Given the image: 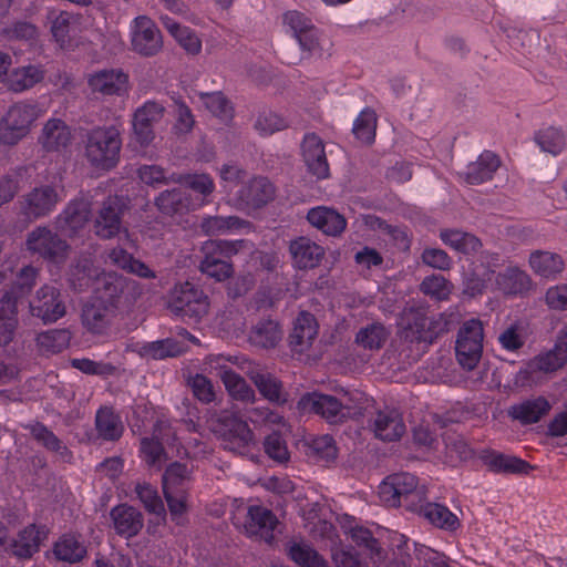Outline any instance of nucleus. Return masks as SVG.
Instances as JSON below:
<instances>
[{
    "label": "nucleus",
    "mask_w": 567,
    "mask_h": 567,
    "mask_svg": "<svg viewBox=\"0 0 567 567\" xmlns=\"http://www.w3.org/2000/svg\"><path fill=\"white\" fill-rule=\"evenodd\" d=\"M275 187L266 177H254L244 184L238 192L236 205L238 208L258 209L274 199Z\"/></svg>",
    "instance_id": "obj_18"
},
{
    "label": "nucleus",
    "mask_w": 567,
    "mask_h": 567,
    "mask_svg": "<svg viewBox=\"0 0 567 567\" xmlns=\"http://www.w3.org/2000/svg\"><path fill=\"white\" fill-rule=\"evenodd\" d=\"M298 409L302 412L315 413L329 423H340L350 417L354 405L352 399L344 393L342 398L319 392L305 393L298 401Z\"/></svg>",
    "instance_id": "obj_6"
},
{
    "label": "nucleus",
    "mask_w": 567,
    "mask_h": 567,
    "mask_svg": "<svg viewBox=\"0 0 567 567\" xmlns=\"http://www.w3.org/2000/svg\"><path fill=\"white\" fill-rule=\"evenodd\" d=\"M284 331L280 322L268 316L260 318L251 326L248 334L250 344L260 349H274L282 340Z\"/></svg>",
    "instance_id": "obj_23"
},
{
    "label": "nucleus",
    "mask_w": 567,
    "mask_h": 567,
    "mask_svg": "<svg viewBox=\"0 0 567 567\" xmlns=\"http://www.w3.org/2000/svg\"><path fill=\"white\" fill-rule=\"evenodd\" d=\"M372 427L375 436L385 442L400 440L406 430L401 415L394 410L377 412Z\"/></svg>",
    "instance_id": "obj_29"
},
{
    "label": "nucleus",
    "mask_w": 567,
    "mask_h": 567,
    "mask_svg": "<svg viewBox=\"0 0 567 567\" xmlns=\"http://www.w3.org/2000/svg\"><path fill=\"white\" fill-rule=\"evenodd\" d=\"M164 23L169 33L178 41L187 53L198 54L200 52L202 41L193 31L186 27H182L169 18H165Z\"/></svg>",
    "instance_id": "obj_46"
},
{
    "label": "nucleus",
    "mask_w": 567,
    "mask_h": 567,
    "mask_svg": "<svg viewBox=\"0 0 567 567\" xmlns=\"http://www.w3.org/2000/svg\"><path fill=\"white\" fill-rule=\"evenodd\" d=\"M63 189L62 185L54 184L35 186L19 198L20 215L29 221L49 216L62 200Z\"/></svg>",
    "instance_id": "obj_7"
},
{
    "label": "nucleus",
    "mask_w": 567,
    "mask_h": 567,
    "mask_svg": "<svg viewBox=\"0 0 567 567\" xmlns=\"http://www.w3.org/2000/svg\"><path fill=\"white\" fill-rule=\"evenodd\" d=\"M423 515L432 525L447 532H455L460 526V519L446 506L439 503H421L414 511Z\"/></svg>",
    "instance_id": "obj_34"
},
{
    "label": "nucleus",
    "mask_w": 567,
    "mask_h": 567,
    "mask_svg": "<svg viewBox=\"0 0 567 567\" xmlns=\"http://www.w3.org/2000/svg\"><path fill=\"white\" fill-rule=\"evenodd\" d=\"M317 334L316 318L309 312H301L289 334V347L296 353H303L309 350Z\"/></svg>",
    "instance_id": "obj_27"
},
{
    "label": "nucleus",
    "mask_w": 567,
    "mask_h": 567,
    "mask_svg": "<svg viewBox=\"0 0 567 567\" xmlns=\"http://www.w3.org/2000/svg\"><path fill=\"white\" fill-rule=\"evenodd\" d=\"M266 454L278 463H286L289 460V452L285 440L278 432H272L264 441Z\"/></svg>",
    "instance_id": "obj_61"
},
{
    "label": "nucleus",
    "mask_w": 567,
    "mask_h": 567,
    "mask_svg": "<svg viewBox=\"0 0 567 567\" xmlns=\"http://www.w3.org/2000/svg\"><path fill=\"white\" fill-rule=\"evenodd\" d=\"M164 107L155 102H147L137 109L133 117L135 140L141 146H147L154 140L153 124L163 116Z\"/></svg>",
    "instance_id": "obj_20"
},
{
    "label": "nucleus",
    "mask_w": 567,
    "mask_h": 567,
    "mask_svg": "<svg viewBox=\"0 0 567 567\" xmlns=\"http://www.w3.org/2000/svg\"><path fill=\"white\" fill-rule=\"evenodd\" d=\"M120 132L114 126L95 127L86 135L85 155L96 168L111 169L120 158Z\"/></svg>",
    "instance_id": "obj_4"
},
{
    "label": "nucleus",
    "mask_w": 567,
    "mask_h": 567,
    "mask_svg": "<svg viewBox=\"0 0 567 567\" xmlns=\"http://www.w3.org/2000/svg\"><path fill=\"white\" fill-rule=\"evenodd\" d=\"M219 378L223 381L226 390L234 399L241 401H254V390L247 384L245 379H243L235 371L231 369H221L219 371Z\"/></svg>",
    "instance_id": "obj_43"
},
{
    "label": "nucleus",
    "mask_w": 567,
    "mask_h": 567,
    "mask_svg": "<svg viewBox=\"0 0 567 567\" xmlns=\"http://www.w3.org/2000/svg\"><path fill=\"white\" fill-rule=\"evenodd\" d=\"M492 466L505 473H525L527 474L533 466L515 456L497 455L492 460Z\"/></svg>",
    "instance_id": "obj_64"
},
{
    "label": "nucleus",
    "mask_w": 567,
    "mask_h": 567,
    "mask_svg": "<svg viewBox=\"0 0 567 567\" xmlns=\"http://www.w3.org/2000/svg\"><path fill=\"white\" fill-rule=\"evenodd\" d=\"M199 97L206 109L216 117H219L224 122H228L233 118L234 110L221 92L200 93Z\"/></svg>",
    "instance_id": "obj_50"
},
{
    "label": "nucleus",
    "mask_w": 567,
    "mask_h": 567,
    "mask_svg": "<svg viewBox=\"0 0 567 567\" xmlns=\"http://www.w3.org/2000/svg\"><path fill=\"white\" fill-rule=\"evenodd\" d=\"M474 143L466 145L460 165V176L470 185H480L492 179L494 173L501 166L499 157L491 151H484L475 159Z\"/></svg>",
    "instance_id": "obj_11"
},
{
    "label": "nucleus",
    "mask_w": 567,
    "mask_h": 567,
    "mask_svg": "<svg viewBox=\"0 0 567 567\" xmlns=\"http://www.w3.org/2000/svg\"><path fill=\"white\" fill-rule=\"evenodd\" d=\"M72 333L69 329H52L37 336V347L43 354H54L63 351L70 344Z\"/></svg>",
    "instance_id": "obj_38"
},
{
    "label": "nucleus",
    "mask_w": 567,
    "mask_h": 567,
    "mask_svg": "<svg viewBox=\"0 0 567 567\" xmlns=\"http://www.w3.org/2000/svg\"><path fill=\"white\" fill-rule=\"evenodd\" d=\"M176 183L204 195H210L214 190V183L206 174H177Z\"/></svg>",
    "instance_id": "obj_60"
},
{
    "label": "nucleus",
    "mask_w": 567,
    "mask_h": 567,
    "mask_svg": "<svg viewBox=\"0 0 567 567\" xmlns=\"http://www.w3.org/2000/svg\"><path fill=\"white\" fill-rule=\"evenodd\" d=\"M37 117L38 110L34 105L18 103L11 106L0 121V143L17 144L28 135Z\"/></svg>",
    "instance_id": "obj_9"
},
{
    "label": "nucleus",
    "mask_w": 567,
    "mask_h": 567,
    "mask_svg": "<svg viewBox=\"0 0 567 567\" xmlns=\"http://www.w3.org/2000/svg\"><path fill=\"white\" fill-rule=\"evenodd\" d=\"M132 48L143 56H153L162 49V35L154 22L145 17L140 16L135 19Z\"/></svg>",
    "instance_id": "obj_17"
},
{
    "label": "nucleus",
    "mask_w": 567,
    "mask_h": 567,
    "mask_svg": "<svg viewBox=\"0 0 567 567\" xmlns=\"http://www.w3.org/2000/svg\"><path fill=\"white\" fill-rule=\"evenodd\" d=\"M248 225H250L249 221L244 220L237 216H209L203 219L200 227L206 235L214 236L219 235L228 229H237Z\"/></svg>",
    "instance_id": "obj_48"
},
{
    "label": "nucleus",
    "mask_w": 567,
    "mask_h": 567,
    "mask_svg": "<svg viewBox=\"0 0 567 567\" xmlns=\"http://www.w3.org/2000/svg\"><path fill=\"white\" fill-rule=\"evenodd\" d=\"M483 326L480 320L466 321L458 331L455 351L460 364L471 371L476 368L483 350Z\"/></svg>",
    "instance_id": "obj_12"
},
{
    "label": "nucleus",
    "mask_w": 567,
    "mask_h": 567,
    "mask_svg": "<svg viewBox=\"0 0 567 567\" xmlns=\"http://www.w3.org/2000/svg\"><path fill=\"white\" fill-rule=\"evenodd\" d=\"M248 377L265 399L279 405L287 403L288 393L284 391L281 381L276 377L257 370L249 371Z\"/></svg>",
    "instance_id": "obj_32"
},
{
    "label": "nucleus",
    "mask_w": 567,
    "mask_h": 567,
    "mask_svg": "<svg viewBox=\"0 0 567 567\" xmlns=\"http://www.w3.org/2000/svg\"><path fill=\"white\" fill-rule=\"evenodd\" d=\"M42 533L34 525L25 527L18 534L17 539H12L2 547L18 558H30L39 550Z\"/></svg>",
    "instance_id": "obj_33"
},
{
    "label": "nucleus",
    "mask_w": 567,
    "mask_h": 567,
    "mask_svg": "<svg viewBox=\"0 0 567 567\" xmlns=\"http://www.w3.org/2000/svg\"><path fill=\"white\" fill-rule=\"evenodd\" d=\"M199 269L203 274L215 278L217 281H224L230 278L234 272V267L230 262L210 252H207L205 258L200 261Z\"/></svg>",
    "instance_id": "obj_51"
},
{
    "label": "nucleus",
    "mask_w": 567,
    "mask_h": 567,
    "mask_svg": "<svg viewBox=\"0 0 567 567\" xmlns=\"http://www.w3.org/2000/svg\"><path fill=\"white\" fill-rule=\"evenodd\" d=\"M127 74L120 70H103L92 75L89 84L94 92L122 95L127 91Z\"/></svg>",
    "instance_id": "obj_31"
},
{
    "label": "nucleus",
    "mask_w": 567,
    "mask_h": 567,
    "mask_svg": "<svg viewBox=\"0 0 567 567\" xmlns=\"http://www.w3.org/2000/svg\"><path fill=\"white\" fill-rule=\"evenodd\" d=\"M155 207L165 216L184 215L193 206L190 195L181 187L166 189L158 194L154 200Z\"/></svg>",
    "instance_id": "obj_28"
},
{
    "label": "nucleus",
    "mask_w": 567,
    "mask_h": 567,
    "mask_svg": "<svg viewBox=\"0 0 567 567\" xmlns=\"http://www.w3.org/2000/svg\"><path fill=\"white\" fill-rule=\"evenodd\" d=\"M43 71L35 65H27L13 70L7 78V86L13 92L31 89L43 80Z\"/></svg>",
    "instance_id": "obj_39"
},
{
    "label": "nucleus",
    "mask_w": 567,
    "mask_h": 567,
    "mask_svg": "<svg viewBox=\"0 0 567 567\" xmlns=\"http://www.w3.org/2000/svg\"><path fill=\"white\" fill-rule=\"evenodd\" d=\"M30 312L43 323H53L66 313L64 297L54 286L44 285L30 301Z\"/></svg>",
    "instance_id": "obj_13"
},
{
    "label": "nucleus",
    "mask_w": 567,
    "mask_h": 567,
    "mask_svg": "<svg viewBox=\"0 0 567 567\" xmlns=\"http://www.w3.org/2000/svg\"><path fill=\"white\" fill-rule=\"evenodd\" d=\"M452 287V284L441 275L426 277L421 284L422 292L437 300L447 299Z\"/></svg>",
    "instance_id": "obj_58"
},
{
    "label": "nucleus",
    "mask_w": 567,
    "mask_h": 567,
    "mask_svg": "<svg viewBox=\"0 0 567 567\" xmlns=\"http://www.w3.org/2000/svg\"><path fill=\"white\" fill-rule=\"evenodd\" d=\"M137 282L114 271L103 272L95 280L93 299L116 311L127 289H135Z\"/></svg>",
    "instance_id": "obj_15"
},
{
    "label": "nucleus",
    "mask_w": 567,
    "mask_h": 567,
    "mask_svg": "<svg viewBox=\"0 0 567 567\" xmlns=\"http://www.w3.org/2000/svg\"><path fill=\"white\" fill-rule=\"evenodd\" d=\"M388 332L383 324L372 323L359 330L355 342L365 349H380L386 341Z\"/></svg>",
    "instance_id": "obj_52"
},
{
    "label": "nucleus",
    "mask_w": 567,
    "mask_h": 567,
    "mask_svg": "<svg viewBox=\"0 0 567 567\" xmlns=\"http://www.w3.org/2000/svg\"><path fill=\"white\" fill-rule=\"evenodd\" d=\"M32 437L50 451H59L62 447V442L51 432L44 424L35 422L34 424L27 425Z\"/></svg>",
    "instance_id": "obj_62"
},
{
    "label": "nucleus",
    "mask_w": 567,
    "mask_h": 567,
    "mask_svg": "<svg viewBox=\"0 0 567 567\" xmlns=\"http://www.w3.org/2000/svg\"><path fill=\"white\" fill-rule=\"evenodd\" d=\"M567 363V343L557 338L555 347L546 352L530 359L515 379V383L522 386L529 385L535 381V374L553 373L564 368Z\"/></svg>",
    "instance_id": "obj_10"
},
{
    "label": "nucleus",
    "mask_w": 567,
    "mask_h": 567,
    "mask_svg": "<svg viewBox=\"0 0 567 567\" xmlns=\"http://www.w3.org/2000/svg\"><path fill=\"white\" fill-rule=\"evenodd\" d=\"M140 179L152 187L176 183L177 174H167V171L159 165H143L137 169Z\"/></svg>",
    "instance_id": "obj_53"
},
{
    "label": "nucleus",
    "mask_w": 567,
    "mask_h": 567,
    "mask_svg": "<svg viewBox=\"0 0 567 567\" xmlns=\"http://www.w3.org/2000/svg\"><path fill=\"white\" fill-rule=\"evenodd\" d=\"M303 162L308 171L319 179L329 176V164L323 142L315 134H309L301 144Z\"/></svg>",
    "instance_id": "obj_22"
},
{
    "label": "nucleus",
    "mask_w": 567,
    "mask_h": 567,
    "mask_svg": "<svg viewBox=\"0 0 567 567\" xmlns=\"http://www.w3.org/2000/svg\"><path fill=\"white\" fill-rule=\"evenodd\" d=\"M331 558L336 567H368L353 547H334Z\"/></svg>",
    "instance_id": "obj_63"
},
{
    "label": "nucleus",
    "mask_w": 567,
    "mask_h": 567,
    "mask_svg": "<svg viewBox=\"0 0 567 567\" xmlns=\"http://www.w3.org/2000/svg\"><path fill=\"white\" fill-rule=\"evenodd\" d=\"M284 19L298 45L295 41L282 40L279 42V51L290 63H298L303 59L299 49L310 54L320 47L318 31L311 20L299 11H288Z\"/></svg>",
    "instance_id": "obj_3"
},
{
    "label": "nucleus",
    "mask_w": 567,
    "mask_h": 567,
    "mask_svg": "<svg viewBox=\"0 0 567 567\" xmlns=\"http://www.w3.org/2000/svg\"><path fill=\"white\" fill-rule=\"evenodd\" d=\"M110 516L116 533L126 538L136 536L144 526L143 514L127 504L113 507Z\"/></svg>",
    "instance_id": "obj_24"
},
{
    "label": "nucleus",
    "mask_w": 567,
    "mask_h": 567,
    "mask_svg": "<svg viewBox=\"0 0 567 567\" xmlns=\"http://www.w3.org/2000/svg\"><path fill=\"white\" fill-rule=\"evenodd\" d=\"M278 524L279 520L272 511L262 506H250L244 527L249 536H259L271 544L275 539L274 530Z\"/></svg>",
    "instance_id": "obj_21"
},
{
    "label": "nucleus",
    "mask_w": 567,
    "mask_h": 567,
    "mask_svg": "<svg viewBox=\"0 0 567 567\" xmlns=\"http://www.w3.org/2000/svg\"><path fill=\"white\" fill-rule=\"evenodd\" d=\"M213 433L224 442L228 451L245 455L254 442V433L248 424L233 414H223L213 423Z\"/></svg>",
    "instance_id": "obj_8"
},
{
    "label": "nucleus",
    "mask_w": 567,
    "mask_h": 567,
    "mask_svg": "<svg viewBox=\"0 0 567 567\" xmlns=\"http://www.w3.org/2000/svg\"><path fill=\"white\" fill-rule=\"evenodd\" d=\"M308 447L307 455L315 456L327 463L333 462L338 456V449L330 435H322L305 442Z\"/></svg>",
    "instance_id": "obj_47"
},
{
    "label": "nucleus",
    "mask_w": 567,
    "mask_h": 567,
    "mask_svg": "<svg viewBox=\"0 0 567 567\" xmlns=\"http://www.w3.org/2000/svg\"><path fill=\"white\" fill-rule=\"evenodd\" d=\"M289 250L299 269L317 267L324 256V249L307 237L292 240Z\"/></svg>",
    "instance_id": "obj_30"
},
{
    "label": "nucleus",
    "mask_w": 567,
    "mask_h": 567,
    "mask_svg": "<svg viewBox=\"0 0 567 567\" xmlns=\"http://www.w3.org/2000/svg\"><path fill=\"white\" fill-rule=\"evenodd\" d=\"M126 209L124 197L115 195L104 199L93 223L94 234L101 239H111L118 235Z\"/></svg>",
    "instance_id": "obj_14"
},
{
    "label": "nucleus",
    "mask_w": 567,
    "mask_h": 567,
    "mask_svg": "<svg viewBox=\"0 0 567 567\" xmlns=\"http://www.w3.org/2000/svg\"><path fill=\"white\" fill-rule=\"evenodd\" d=\"M135 492L146 511L156 515L165 513L164 504L157 491L151 484L137 483Z\"/></svg>",
    "instance_id": "obj_57"
},
{
    "label": "nucleus",
    "mask_w": 567,
    "mask_h": 567,
    "mask_svg": "<svg viewBox=\"0 0 567 567\" xmlns=\"http://www.w3.org/2000/svg\"><path fill=\"white\" fill-rule=\"evenodd\" d=\"M377 114L372 110H364L357 118L353 133L358 140L365 144H371L375 137Z\"/></svg>",
    "instance_id": "obj_54"
},
{
    "label": "nucleus",
    "mask_w": 567,
    "mask_h": 567,
    "mask_svg": "<svg viewBox=\"0 0 567 567\" xmlns=\"http://www.w3.org/2000/svg\"><path fill=\"white\" fill-rule=\"evenodd\" d=\"M307 220L323 234L332 237L340 236L347 226V219L336 209L318 206L307 214Z\"/></svg>",
    "instance_id": "obj_26"
},
{
    "label": "nucleus",
    "mask_w": 567,
    "mask_h": 567,
    "mask_svg": "<svg viewBox=\"0 0 567 567\" xmlns=\"http://www.w3.org/2000/svg\"><path fill=\"white\" fill-rule=\"evenodd\" d=\"M25 249L49 262L64 264L71 252V246L49 226H37L27 234Z\"/></svg>",
    "instance_id": "obj_5"
},
{
    "label": "nucleus",
    "mask_w": 567,
    "mask_h": 567,
    "mask_svg": "<svg viewBox=\"0 0 567 567\" xmlns=\"http://www.w3.org/2000/svg\"><path fill=\"white\" fill-rule=\"evenodd\" d=\"M440 238L445 245L465 255L476 252L482 246L477 237L458 229H443L440 233Z\"/></svg>",
    "instance_id": "obj_40"
},
{
    "label": "nucleus",
    "mask_w": 567,
    "mask_h": 567,
    "mask_svg": "<svg viewBox=\"0 0 567 567\" xmlns=\"http://www.w3.org/2000/svg\"><path fill=\"white\" fill-rule=\"evenodd\" d=\"M444 315L429 316L425 307L404 308L398 322V336L404 342L432 344L449 330Z\"/></svg>",
    "instance_id": "obj_1"
},
{
    "label": "nucleus",
    "mask_w": 567,
    "mask_h": 567,
    "mask_svg": "<svg viewBox=\"0 0 567 567\" xmlns=\"http://www.w3.org/2000/svg\"><path fill=\"white\" fill-rule=\"evenodd\" d=\"M288 556L300 567H330L328 561L310 545L292 543Z\"/></svg>",
    "instance_id": "obj_42"
},
{
    "label": "nucleus",
    "mask_w": 567,
    "mask_h": 567,
    "mask_svg": "<svg viewBox=\"0 0 567 567\" xmlns=\"http://www.w3.org/2000/svg\"><path fill=\"white\" fill-rule=\"evenodd\" d=\"M99 434L110 441L117 440L122 434V425L116 415L107 408L100 409L95 419Z\"/></svg>",
    "instance_id": "obj_49"
},
{
    "label": "nucleus",
    "mask_w": 567,
    "mask_h": 567,
    "mask_svg": "<svg viewBox=\"0 0 567 567\" xmlns=\"http://www.w3.org/2000/svg\"><path fill=\"white\" fill-rule=\"evenodd\" d=\"M17 299L9 292H6L0 300V346H8L14 337L17 318Z\"/></svg>",
    "instance_id": "obj_35"
},
{
    "label": "nucleus",
    "mask_w": 567,
    "mask_h": 567,
    "mask_svg": "<svg viewBox=\"0 0 567 567\" xmlns=\"http://www.w3.org/2000/svg\"><path fill=\"white\" fill-rule=\"evenodd\" d=\"M382 502L390 507L404 506L414 512L425 502L426 489L419 486V480L411 473H394L384 478L379 486Z\"/></svg>",
    "instance_id": "obj_2"
},
{
    "label": "nucleus",
    "mask_w": 567,
    "mask_h": 567,
    "mask_svg": "<svg viewBox=\"0 0 567 567\" xmlns=\"http://www.w3.org/2000/svg\"><path fill=\"white\" fill-rule=\"evenodd\" d=\"M187 384L190 386L194 396L202 403L208 404L215 400L214 385L204 374L197 373L189 377Z\"/></svg>",
    "instance_id": "obj_59"
},
{
    "label": "nucleus",
    "mask_w": 567,
    "mask_h": 567,
    "mask_svg": "<svg viewBox=\"0 0 567 567\" xmlns=\"http://www.w3.org/2000/svg\"><path fill=\"white\" fill-rule=\"evenodd\" d=\"M529 264L536 274L545 278L554 277L564 269L561 257L549 251H534L530 255Z\"/></svg>",
    "instance_id": "obj_41"
},
{
    "label": "nucleus",
    "mask_w": 567,
    "mask_h": 567,
    "mask_svg": "<svg viewBox=\"0 0 567 567\" xmlns=\"http://www.w3.org/2000/svg\"><path fill=\"white\" fill-rule=\"evenodd\" d=\"M116 310L91 298L82 307V323L93 334H106L116 317Z\"/></svg>",
    "instance_id": "obj_19"
},
{
    "label": "nucleus",
    "mask_w": 567,
    "mask_h": 567,
    "mask_svg": "<svg viewBox=\"0 0 567 567\" xmlns=\"http://www.w3.org/2000/svg\"><path fill=\"white\" fill-rule=\"evenodd\" d=\"M53 553L59 560L78 563L85 556L86 548L74 536L64 535L55 543Z\"/></svg>",
    "instance_id": "obj_44"
},
{
    "label": "nucleus",
    "mask_w": 567,
    "mask_h": 567,
    "mask_svg": "<svg viewBox=\"0 0 567 567\" xmlns=\"http://www.w3.org/2000/svg\"><path fill=\"white\" fill-rule=\"evenodd\" d=\"M203 290L187 281L181 285L179 288H175L172 295V300L168 303V308L175 315L176 312H179V310H183L187 305L192 303L193 299L203 298Z\"/></svg>",
    "instance_id": "obj_55"
},
{
    "label": "nucleus",
    "mask_w": 567,
    "mask_h": 567,
    "mask_svg": "<svg viewBox=\"0 0 567 567\" xmlns=\"http://www.w3.org/2000/svg\"><path fill=\"white\" fill-rule=\"evenodd\" d=\"M92 217V203L85 198L71 200L56 217V228L74 237L82 230Z\"/></svg>",
    "instance_id": "obj_16"
},
{
    "label": "nucleus",
    "mask_w": 567,
    "mask_h": 567,
    "mask_svg": "<svg viewBox=\"0 0 567 567\" xmlns=\"http://www.w3.org/2000/svg\"><path fill=\"white\" fill-rule=\"evenodd\" d=\"M551 410V404L545 396L524 400L509 406L507 414L523 425L537 423Z\"/></svg>",
    "instance_id": "obj_25"
},
{
    "label": "nucleus",
    "mask_w": 567,
    "mask_h": 567,
    "mask_svg": "<svg viewBox=\"0 0 567 567\" xmlns=\"http://www.w3.org/2000/svg\"><path fill=\"white\" fill-rule=\"evenodd\" d=\"M71 132L66 124L58 118H52L43 127L40 142L48 152H58L71 143Z\"/></svg>",
    "instance_id": "obj_36"
},
{
    "label": "nucleus",
    "mask_w": 567,
    "mask_h": 567,
    "mask_svg": "<svg viewBox=\"0 0 567 567\" xmlns=\"http://www.w3.org/2000/svg\"><path fill=\"white\" fill-rule=\"evenodd\" d=\"M109 258L114 266L127 271L128 274L136 275L141 278L156 277L155 272L151 270L146 264L134 258L132 254L127 252L123 248L117 247L112 249L109 254Z\"/></svg>",
    "instance_id": "obj_37"
},
{
    "label": "nucleus",
    "mask_w": 567,
    "mask_h": 567,
    "mask_svg": "<svg viewBox=\"0 0 567 567\" xmlns=\"http://www.w3.org/2000/svg\"><path fill=\"white\" fill-rule=\"evenodd\" d=\"M193 466L179 462L171 463L162 477L163 491H183L182 487L190 481Z\"/></svg>",
    "instance_id": "obj_45"
},
{
    "label": "nucleus",
    "mask_w": 567,
    "mask_h": 567,
    "mask_svg": "<svg viewBox=\"0 0 567 567\" xmlns=\"http://www.w3.org/2000/svg\"><path fill=\"white\" fill-rule=\"evenodd\" d=\"M535 141L543 151L553 155L558 154L565 146V136L558 128L553 126L539 131L535 136Z\"/></svg>",
    "instance_id": "obj_56"
}]
</instances>
